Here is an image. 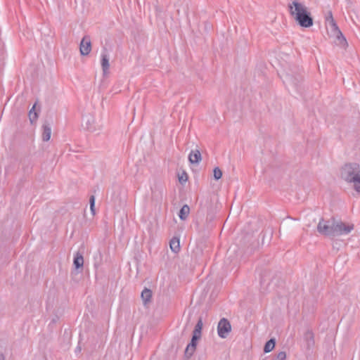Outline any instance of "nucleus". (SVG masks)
<instances>
[{
	"instance_id": "obj_1",
	"label": "nucleus",
	"mask_w": 360,
	"mask_h": 360,
	"mask_svg": "<svg viewBox=\"0 0 360 360\" xmlns=\"http://www.w3.org/2000/svg\"><path fill=\"white\" fill-rule=\"evenodd\" d=\"M340 177L345 182L352 185L357 193H360V165L356 162L344 165L340 170Z\"/></svg>"
},
{
	"instance_id": "obj_2",
	"label": "nucleus",
	"mask_w": 360,
	"mask_h": 360,
	"mask_svg": "<svg viewBox=\"0 0 360 360\" xmlns=\"http://www.w3.org/2000/svg\"><path fill=\"white\" fill-rule=\"evenodd\" d=\"M326 22L330 26L333 34L336 37L339 44L343 47L347 46V41L346 38L344 37L342 32L339 29L335 20L333 18L331 11H329L328 15L326 17Z\"/></svg>"
},
{
	"instance_id": "obj_3",
	"label": "nucleus",
	"mask_w": 360,
	"mask_h": 360,
	"mask_svg": "<svg viewBox=\"0 0 360 360\" xmlns=\"http://www.w3.org/2000/svg\"><path fill=\"white\" fill-rule=\"evenodd\" d=\"M354 229L353 224H346L333 219V236L347 235Z\"/></svg>"
},
{
	"instance_id": "obj_4",
	"label": "nucleus",
	"mask_w": 360,
	"mask_h": 360,
	"mask_svg": "<svg viewBox=\"0 0 360 360\" xmlns=\"http://www.w3.org/2000/svg\"><path fill=\"white\" fill-rule=\"evenodd\" d=\"M317 230L321 234L333 236V219L330 221H326L323 219H320Z\"/></svg>"
},
{
	"instance_id": "obj_5",
	"label": "nucleus",
	"mask_w": 360,
	"mask_h": 360,
	"mask_svg": "<svg viewBox=\"0 0 360 360\" xmlns=\"http://www.w3.org/2000/svg\"><path fill=\"white\" fill-rule=\"evenodd\" d=\"M231 331V325L230 321L226 319L222 318L217 325V334L221 338H226Z\"/></svg>"
},
{
	"instance_id": "obj_6",
	"label": "nucleus",
	"mask_w": 360,
	"mask_h": 360,
	"mask_svg": "<svg viewBox=\"0 0 360 360\" xmlns=\"http://www.w3.org/2000/svg\"><path fill=\"white\" fill-rule=\"evenodd\" d=\"M289 12L291 16L295 19L296 15H300L306 10L307 8L302 3L299 2L297 0L292 1L288 5Z\"/></svg>"
},
{
	"instance_id": "obj_7",
	"label": "nucleus",
	"mask_w": 360,
	"mask_h": 360,
	"mask_svg": "<svg viewBox=\"0 0 360 360\" xmlns=\"http://www.w3.org/2000/svg\"><path fill=\"white\" fill-rule=\"evenodd\" d=\"M295 21L302 27H310L313 25V18L310 15L308 9L300 15H296Z\"/></svg>"
},
{
	"instance_id": "obj_8",
	"label": "nucleus",
	"mask_w": 360,
	"mask_h": 360,
	"mask_svg": "<svg viewBox=\"0 0 360 360\" xmlns=\"http://www.w3.org/2000/svg\"><path fill=\"white\" fill-rule=\"evenodd\" d=\"M91 39L89 36H84L79 46L80 53L82 56H87L91 52Z\"/></svg>"
},
{
	"instance_id": "obj_9",
	"label": "nucleus",
	"mask_w": 360,
	"mask_h": 360,
	"mask_svg": "<svg viewBox=\"0 0 360 360\" xmlns=\"http://www.w3.org/2000/svg\"><path fill=\"white\" fill-rule=\"evenodd\" d=\"M101 65L104 75H106L109 72L110 63L109 56L105 52H103L101 54Z\"/></svg>"
},
{
	"instance_id": "obj_10",
	"label": "nucleus",
	"mask_w": 360,
	"mask_h": 360,
	"mask_svg": "<svg viewBox=\"0 0 360 360\" xmlns=\"http://www.w3.org/2000/svg\"><path fill=\"white\" fill-rule=\"evenodd\" d=\"M199 339L197 338L195 336H192L191 342L187 345L186 350H185V354L187 356H191L196 349L197 345V341Z\"/></svg>"
},
{
	"instance_id": "obj_11",
	"label": "nucleus",
	"mask_w": 360,
	"mask_h": 360,
	"mask_svg": "<svg viewBox=\"0 0 360 360\" xmlns=\"http://www.w3.org/2000/svg\"><path fill=\"white\" fill-rule=\"evenodd\" d=\"M202 157L199 150H191L188 155V160L191 164H198Z\"/></svg>"
},
{
	"instance_id": "obj_12",
	"label": "nucleus",
	"mask_w": 360,
	"mask_h": 360,
	"mask_svg": "<svg viewBox=\"0 0 360 360\" xmlns=\"http://www.w3.org/2000/svg\"><path fill=\"white\" fill-rule=\"evenodd\" d=\"M304 340L309 349L314 345V334L311 330H307L304 334Z\"/></svg>"
},
{
	"instance_id": "obj_13",
	"label": "nucleus",
	"mask_w": 360,
	"mask_h": 360,
	"mask_svg": "<svg viewBox=\"0 0 360 360\" xmlns=\"http://www.w3.org/2000/svg\"><path fill=\"white\" fill-rule=\"evenodd\" d=\"M73 264L75 269H78L80 267L83 266L84 264V258L81 253L76 252L74 255Z\"/></svg>"
},
{
	"instance_id": "obj_14",
	"label": "nucleus",
	"mask_w": 360,
	"mask_h": 360,
	"mask_svg": "<svg viewBox=\"0 0 360 360\" xmlns=\"http://www.w3.org/2000/svg\"><path fill=\"white\" fill-rule=\"evenodd\" d=\"M152 295V291L150 289L145 288L142 291L141 297L144 305H146L148 302L151 301Z\"/></svg>"
},
{
	"instance_id": "obj_15",
	"label": "nucleus",
	"mask_w": 360,
	"mask_h": 360,
	"mask_svg": "<svg viewBox=\"0 0 360 360\" xmlns=\"http://www.w3.org/2000/svg\"><path fill=\"white\" fill-rule=\"evenodd\" d=\"M42 129H43V132H42V139L44 141H48L50 140L51 139V127L47 124H45L42 126Z\"/></svg>"
},
{
	"instance_id": "obj_16",
	"label": "nucleus",
	"mask_w": 360,
	"mask_h": 360,
	"mask_svg": "<svg viewBox=\"0 0 360 360\" xmlns=\"http://www.w3.org/2000/svg\"><path fill=\"white\" fill-rule=\"evenodd\" d=\"M190 213V207L187 205H184L180 210L179 217L181 220H186Z\"/></svg>"
},
{
	"instance_id": "obj_17",
	"label": "nucleus",
	"mask_w": 360,
	"mask_h": 360,
	"mask_svg": "<svg viewBox=\"0 0 360 360\" xmlns=\"http://www.w3.org/2000/svg\"><path fill=\"white\" fill-rule=\"evenodd\" d=\"M169 246L172 252L176 253L180 250V242L177 238H173L169 243Z\"/></svg>"
},
{
	"instance_id": "obj_18",
	"label": "nucleus",
	"mask_w": 360,
	"mask_h": 360,
	"mask_svg": "<svg viewBox=\"0 0 360 360\" xmlns=\"http://www.w3.org/2000/svg\"><path fill=\"white\" fill-rule=\"evenodd\" d=\"M275 347V340L274 339H270L268 340L264 347V352L265 353L270 352Z\"/></svg>"
},
{
	"instance_id": "obj_19",
	"label": "nucleus",
	"mask_w": 360,
	"mask_h": 360,
	"mask_svg": "<svg viewBox=\"0 0 360 360\" xmlns=\"http://www.w3.org/2000/svg\"><path fill=\"white\" fill-rule=\"evenodd\" d=\"M35 105L36 104H34L32 109L29 111V117L31 123H33L34 121H36L38 117L37 112L34 110Z\"/></svg>"
},
{
	"instance_id": "obj_20",
	"label": "nucleus",
	"mask_w": 360,
	"mask_h": 360,
	"mask_svg": "<svg viewBox=\"0 0 360 360\" xmlns=\"http://www.w3.org/2000/svg\"><path fill=\"white\" fill-rule=\"evenodd\" d=\"M213 176L214 179L219 180L222 176V172L219 167H215L213 170Z\"/></svg>"
},
{
	"instance_id": "obj_21",
	"label": "nucleus",
	"mask_w": 360,
	"mask_h": 360,
	"mask_svg": "<svg viewBox=\"0 0 360 360\" xmlns=\"http://www.w3.org/2000/svg\"><path fill=\"white\" fill-rule=\"evenodd\" d=\"M90 210L93 215L95 214V197L91 195L89 199Z\"/></svg>"
},
{
	"instance_id": "obj_22",
	"label": "nucleus",
	"mask_w": 360,
	"mask_h": 360,
	"mask_svg": "<svg viewBox=\"0 0 360 360\" xmlns=\"http://www.w3.org/2000/svg\"><path fill=\"white\" fill-rule=\"evenodd\" d=\"M286 353L285 352H280L274 360H285Z\"/></svg>"
},
{
	"instance_id": "obj_23",
	"label": "nucleus",
	"mask_w": 360,
	"mask_h": 360,
	"mask_svg": "<svg viewBox=\"0 0 360 360\" xmlns=\"http://www.w3.org/2000/svg\"><path fill=\"white\" fill-rule=\"evenodd\" d=\"M202 320L201 318L199 319V320L198 321L195 326V328L194 330H200L202 331Z\"/></svg>"
},
{
	"instance_id": "obj_24",
	"label": "nucleus",
	"mask_w": 360,
	"mask_h": 360,
	"mask_svg": "<svg viewBox=\"0 0 360 360\" xmlns=\"http://www.w3.org/2000/svg\"><path fill=\"white\" fill-rule=\"evenodd\" d=\"M179 179L181 183L186 182L188 180L187 174L186 172H184L182 175L179 176Z\"/></svg>"
},
{
	"instance_id": "obj_25",
	"label": "nucleus",
	"mask_w": 360,
	"mask_h": 360,
	"mask_svg": "<svg viewBox=\"0 0 360 360\" xmlns=\"http://www.w3.org/2000/svg\"><path fill=\"white\" fill-rule=\"evenodd\" d=\"M202 331L200 330H193V335L195 336L197 338L200 339L201 338Z\"/></svg>"
},
{
	"instance_id": "obj_26",
	"label": "nucleus",
	"mask_w": 360,
	"mask_h": 360,
	"mask_svg": "<svg viewBox=\"0 0 360 360\" xmlns=\"http://www.w3.org/2000/svg\"><path fill=\"white\" fill-rule=\"evenodd\" d=\"M288 82L294 85L295 86H297V84L292 80L291 77L288 78Z\"/></svg>"
},
{
	"instance_id": "obj_27",
	"label": "nucleus",
	"mask_w": 360,
	"mask_h": 360,
	"mask_svg": "<svg viewBox=\"0 0 360 360\" xmlns=\"http://www.w3.org/2000/svg\"><path fill=\"white\" fill-rule=\"evenodd\" d=\"M82 271H72V276H77L79 274H80Z\"/></svg>"
},
{
	"instance_id": "obj_28",
	"label": "nucleus",
	"mask_w": 360,
	"mask_h": 360,
	"mask_svg": "<svg viewBox=\"0 0 360 360\" xmlns=\"http://www.w3.org/2000/svg\"><path fill=\"white\" fill-rule=\"evenodd\" d=\"M0 360H4V356L3 354H0Z\"/></svg>"
},
{
	"instance_id": "obj_29",
	"label": "nucleus",
	"mask_w": 360,
	"mask_h": 360,
	"mask_svg": "<svg viewBox=\"0 0 360 360\" xmlns=\"http://www.w3.org/2000/svg\"><path fill=\"white\" fill-rule=\"evenodd\" d=\"M261 284L263 285L264 284V281L262 279L261 281Z\"/></svg>"
}]
</instances>
